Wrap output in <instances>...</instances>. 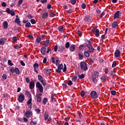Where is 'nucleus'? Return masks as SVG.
Wrapping results in <instances>:
<instances>
[{
	"instance_id": "nucleus-57",
	"label": "nucleus",
	"mask_w": 125,
	"mask_h": 125,
	"mask_svg": "<svg viewBox=\"0 0 125 125\" xmlns=\"http://www.w3.org/2000/svg\"><path fill=\"white\" fill-rule=\"evenodd\" d=\"M12 42H17V37H13Z\"/></svg>"
},
{
	"instance_id": "nucleus-52",
	"label": "nucleus",
	"mask_w": 125,
	"mask_h": 125,
	"mask_svg": "<svg viewBox=\"0 0 125 125\" xmlns=\"http://www.w3.org/2000/svg\"><path fill=\"white\" fill-rule=\"evenodd\" d=\"M96 13H97V14H100L101 13V11L100 10V9L97 8L96 10Z\"/></svg>"
},
{
	"instance_id": "nucleus-1",
	"label": "nucleus",
	"mask_w": 125,
	"mask_h": 125,
	"mask_svg": "<svg viewBox=\"0 0 125 125\" xmlns=\"http://www.w3.org/2000/svg\"><path fill=\"white\" fill-rule=\"evenodd\" d=\"M80 66L81 69L83 70V71H86V70H87V65L85 62H81L80 63Z\"/></svg>"
},
{
	"instance_id": "nucleus-48",
	"label": "nucleus",
	"mask_w": 125,
	"mask_h": 125,
	"mask_svg": "<svg viewBox=\"0 0 125 125\" xmlns=\"http://www.w3.org/2000/svg\"><path fill=\"white\" fill-rule=\"evenodd\" d=\"M111 95L115 96L116 95V93H117V92L115 90H111Z\"/></svg>"
},
{
	"instance_id": "nucleus-51",
	"label": "nucleus",
	"mask_w": 125,
	"mask_h": 125,
	"mask_svg": "<svg viewBox=\"0 0 125 125\" xmlns=\"http://www.w3.org/2000/svg\"><path fill=\"white\" fill-rule=\"evenodd\" d=\"M71 3H72L73 5L76 4V3L77 2L76 0H70Z\"/></svg>"
},
{
	"instance_id": "nucleus-39",
	"label": "nucleus",
	"mask_w": 125,
	"mask_h": 125,
	"mask_svg": "<svg viewBox=\"0 0 125 125\" xmlns=\"http://www.w3.org/2000/svg\"><path fill=\"white\" fill-rule=\"evenodd\" d=\"M26 28H30L31 27V23L30 22H28L25 24Z\"/></svg>"
},
{
	"instance_id": "nucleus-17",
	"label": "nucleus",
	"mask_w": 125,
	"mask_h": 125,
	"mask_svg": "<svg viewBox=\"0 0 125 125\" xmlns=\"http://www.w3.org/2000/svg\"><path fill=\"white\" fill-rule=\"evenodd\" d=\"M48 117H49V114H48V112H45L44 114V118L45 121H47L48 119Z\"/></svg>"
},
{
	"instance_id": "nucleus-4",
	"label": "nucleus",
	"mask_w": 125,
	"mask_h": 125,
	"mask_svg": "<svg viewBox=\"0 0 125 125\" xmlns=\"http://www.w3.org/2000/svg\"><path fill=\"white\" fill-rule=\"evenodd\" d=\"M36 87L39 89V91L40 92H43V87H42V85L41 84V83L39 82H37Z\"/></svg>"
},
{
	"instance_id": "nucleus-20",
	"label": "nucleus",
	"mask_w": 125,
	"mask_h": 125,
	"mask_svg": "<svg viewBox=\"0 0 125 125\" xmlns=\"http://www.w3.org/2000/svg\"><path fill=\"white\" fill-rule=\"evenodd\" d=\"M3 26L4 29H7V28H8V23H7V21H4L3 22Z\"/></svg>"
},
{
	"instance_id": "nucleus-21",
	"label": "nucleus",
	"mask_w": 125,
	"mask_h": 125,
	"mask_svg": "<svg viewBox=\"0 0 125 125\" xmlns=\"http://www.w3.org/2000/svg\"><path fill=\"white\" fill-rule=\"evenodd\" d=\"M48 17V14L47 12L44 13L42 15V18L43 19H46Z\"/></svg>"
},
{
	"instance_id": "nucleus-60",
	"label": "nucleus",
	"mask_w": 125,
	"mask_h": 125,
	"mask_svg": "<svg viewBox=\"0 0 125 125\" xmlns=\"http://www.w3.org/2000/svg\"><path fill=\"white\" fill-rule=\"evenodd\" d=\"M41 2H42V4H44V3H46V2H47V0H41Z\"/></svg>"
},
{
	"instance_id": "nucleus-8",
	"label": "nucleus",
	"mask_w": 125,
	"mask_h": 125,
	"mask_svg": "<svg viewBox=\"0 0 125 125\" xmlns=\"http://www.w3.org/2000/svg\"><path fill=\"white\" fill-rule=\"evenodd\" d=\"M119 18H120V11H118L115 13L113 17V20L119 19Z\"/></svg>"
},
{
	"instance_id": "nucleus-6",
	"label": "nucleus",
	"mask_w": 125,
	"mask_h": 125,
	"mask_svg": "<svg viewBox=\"0 0 125 125\" xmlns=\"http://www.w3.org/2000/svg\"><path fill=\"white\" fill-rule=\"evenodd\" d=\"M39 67H40V65L38 63H35L33 64L34 72H35V73H37V74H39V71H38V70H39Z\"/></svg>"
},
{
	"instance_id": "nucleus-64",
	"label": "nucleus",
	"mask_w": 125,
	"mask_h": 125,
	"mask_svg": "<svg viewBox=\"0 0 125 125\" xmlns=\"http://www.w3.org/2000/svg\"><path fill=\"white\" fill-rule=\"evenodd\" d=\"M12 11V10H10V9H9V8H8L6 9L7 13H8L9 14H10V13Z\"/></svg>"
},
{
	"instance_id": "nucleus-13",
	"label": "nucleus",
	"mask_w": 125,
	"mask_h": 125,
	"mask_svg": "<svg viewBox=\"0 0 125 125\" xmlns=\"http://www.w3.org/2000/svg\"><path fill=\"white\" fill-rule=\"evenodd\" d=\"M31 116H32V112H31L30 111H27L25 112V116L26 117V118H27V119H29V118H30Z\"/></svg>"
},
{
	"instance_id": "nucleus-33",
	"label": "nucleus",
	"mask_w": 125,
	"mask_h": 125,
	"mask_svg": "<svg viewBox=\"0 0 125 125\" xmlns=\"http://www.w3.org/2000/svg\"><path fill=\"white\" fill-rule=\"evenodd\" d=\"M40 82L42 83V85H43L44 86H45V85H46V83L43 79L42 80H41Z\"/></svg>"
},
{
	"instance_id": "nucleus-18",
	"label": "nucleus",
	"mask_w": 125,
	"mask_h": 125,
	"mask_svg": "<svg viewBox=\"0 0 125 125\" xmlns=\"http://www.w3.org/2000/svg\"><path fill=\"white\" fill-rule=\"evenodd\" d=\"M64 49H65V47L63 45H61L59 46L58 51L62 52Z\"/></svg>"
},
{
	"instance_id": "nucleus-54",
	"label": "nucleus",
	"mask_w": 125,
	"mask_h": 125,
	"mask_svg": "<svg viewBox=\"0 0 125 125\" xmlns=\"http://www.w3.org/2000/svg\"><path fill=\"white\" fill-rule=\"evenodd\" d=\"M86 6V5L85 3L82 4L81 5V7L83 9H85V7Z\"/></svg>"
},
{
	"instance_id": "nucleus-49",
	"label": "nucleus",
	"mask_w": 125,
	"mask_h": 125,
	"mask_svg": "<svg viewBox=\"0 0 125 125\" xmlns=\"http://www.w3.org/2000/svg\"><path fill=\"white\" fill-rule=\"evenodd\" d=\"M115 74H116V71L113 70V71H111L110 76H111V77H114V76H115Z\"/></svg>"
},
{
	"instance_id": "nucleus-59",
	"label": "nucleus",
	"mask_w": 125,
	"mask_h": 125,
	"mask_svg": "<svg viewBox=\"0 0 125 125\" xmlns=\"http://www.w3.org/2000/svg\"><path fill=\"white\" fill-rule=\"evenodd\" d=\"M84 94H85L84 91H81V96L82 97H84Z\"/></svg>"
},
{
	"instance_id": "nucleus-35",
	"label": "nucleus",
	"mask_w": 125,
	"mask_h": 125,
	"mask_svg": "<svg viewBox=\"0 0 125 125\" xmlns=\"http://www.w3.org/2000/svg\"><path fill=\"white\" fill-rule=\"evenodd\" d=\"M38 80H39V81H40V82H41V81H42V80H43V79H42V75H38Z\"/></svg>"
},
{
	"instance_id": "nucleus-37",
	"label": "nucleus",
	"mask_w": 125,
	"mask_h": 125,
	"mask_svg": "<svg viewBox=\"0 0 125 125\" xmlns=\"http://www.w3.org/2000/svg\"><path fill=\"white\" fill-rule=\"evenodd\" d=\"M77 80H78V77H77V76H74V77L72 78V82H76Z\"/></svg>"
},
{
	"instance_id": "nucleus-38",
	"label": "nucleus",
	"mask_w": 125,
	"mask_h": 125,
	"mask_svg": "<svg viewBox=\"0 0 125 125\" xmlns=\"http://www.w3.org/2000/svg\"><path fill=\"white\" fill-rule=\"evenodd\" d=\"M41 41H42V38L41 37H38L36 39V42L38 43H40L41 42Z\"/></svg>"
},
{
	"instance_id": "nucleus-10",
	"label": "nucleus",
	"mask_w": 125,
	"mask_h": 125,
	"mask_svg": "<svg viewBox=\"0 0 125 125\" xmlns=\"http://www.w3.org/2000/svg\"><path fill=\"white\" fill-rule=\"evenodd\" d=\"M114 55L117 58L120 57V55H121V52L119 49L116 50L114 53Z\"/></svg>"
},
{
	"instance_id": "nucleus-12",
	"label": "nucleus",
	"mask_w": 125,
	"mask_h": 125,
	"mask_svg": "<svg viewBox=\"0 0 125 125\" xmlns=\"http://www.w3.org/2000/svg\"><path fill=\"white\" fill-rule=\"evenodd\" d=\"M87 47L89 49V52H91L92 53L93 52V51H94V48H93V47L92 46V45H89L87 46Z\"/></svg>"
},
{
	"instance_id": "nucleus-23",
	"label": "nucleus",
	"mask_w": 125,
	"mask_h": 125,
	"mask_svg": "<svg viewBox=\"0 0 125 125\" xmlns=\"http://www.w3.org/2000/svg\"><path fill=\"white\" fill-rule=\"evenodd\" d=\"M25 94L28 97H30V98H32V94H31V93H30L29 91H26L25 92Z\"/></svg>"
},
{
	"instance_id": "nucleus-11",
	"label": "nucleus",
	"mask_w": 125,
	"mask_h": 125,
	"mask_svg": "<svg viewBox=\"0 0 125 125\" xmlns=\"http://www.w3.org/2000/svg\"><path fill=\"white\" fill-rule=\"evenodd\" d=\"M42 95V94H39L38 95H36L37 102H42V97H41Z\"/></svg>"
},
{
	"instance_id": "nucleus-46",
	"label": "nucleus",
	"mask_w": 125,
	"mask_h": 125,
	"mask_svg": "<svg viewBox=\"0 0 125 125\" xmlns=\"http://www.w3.org/2000/svg\"><path fill=\"white\" fill-rule=\"evenodd\" d=\"M116 65H117V62H116L115 61H114L113 62L112 64V68H115V67H116Z\"/></svg>"
},
{
	"instance_id": "nucleus-44",
	"label": "nucleus",
	"mask_w": 125,
	"mask_h": 125,
	"mask_svg": "<svg viewBox=\"0 0 125 125\" xmlns=\"http://www.w3.org/2000/svg\"><path fill=\"white\" fill-rule=\"evenodd\" d=\"M2 78L3 79V80H6V79L7 78V76L6 75V74L4 73L3 74Z\"/></svg>"
},
{
	"instance_id": "nucleus-2",
	"label": "nucleus",
	"mask_w": 125,
	"mask_h": 125,
	"mask_svg": "<svg viewBox=\"0 0 125 125\" xmlns=\"http://www.w3.org/2000/svg\"><path fill=\"white\" fill-rule=\"evenodd\" d=\"M90 95L93 99H97L98 98V94L95 91H92Z\"/></svg>"
},
{
	"instance_id": "nucleus-24",
	"label": "nucleus",
	"mask_w": 125,
	"mask_h": 125,
	"mask_svg": "<svg viewBox=\"0 0 125 125\" xmlns=\"http://www.w3.org/2000/svg\"><path fill=\"white\" fill-rule=\"evenodd\" d=\"M117 27H118V22L117 21H114L113 23H112V28H117Z\"/></svg>"
},
{
	"instance_id": "nucleus-40",
	"label": "nucleus",
	"mask_w": 125,
	"mask_h": 125,
	"mask_svg": "<svg viewBox=\"0 0 125 125\" xmlns=\"http://www.w3.org/2000/svg\"><path fill=\"white\" fill-rule=\"evenodd\" d=\"M65 48H67V49L69 48V47H70V42H67L65 43Z\"/></svg>"
},
{
	"instance_id": "nucleus-45",
	"label": "nucleus",
	"mask_w": 125,
	"mask_h": 125,
	"mask_svg": "<svg viewBox=\"0 0 125 125\" xmlns=\"http://www.w3.org/2000/svg\"><path fill=\"white\" fill-rule=\"evenodd\" d=\"M54 99V97L53 96V94H52L50 98V102H51V103L53 102Z\"/></svg>"
},
{
	"instance_id": "nucleus-7",
	"label": "nucleus",
	"mask_w": 125,
	"mask_h": 125,
	"mask_svg": "<svg viewBox=\"0 0 125 125\" xmlns=\"http://www.w3.org/2000/svg\"><path fill=\"white\" fill-rule=\"evenodd\" d=\"M32 98H30L27 102V104L28 105L29 109H32L33 107V103H32Z\"/></svg>"
},
{
	"instance_id": "nucleus-9",
	"label": "nucleus",
	"mask_w": 125,
	"mask_h": 125,
	"mask_svg": "<svg viewBox=\"0 0 125 125\" xmlns=\"http://www.w3.org/2000/svg\"><path fill=\"white\" fill-rule=\"evenodd\" d=\"M41 53L43 55H45L46 53V47L44 46L42 47L41 50Z\"/></svg>"
},
{
	"instance_id": "nucleus-58",
	"label": "nucleus",
	"mask_w": 125,
	"mask_h": 125,
	"mask_svg": "<svg viewBox=\"0 0 125 125\" xmlns=\"http://www.w3.org/2000/svg\"><path fill=\"white\" fill-rule=\"evenodd\" d=\"M38 123L36 122L31 121L30 125H37Z\"/></svg>"
},
{
	"instance_id": "nucleus-53",
	"label": "nucleus",
	"mask_w": 125,
	"mask_h": 125,
	"mask_svg": "<svg viewBox=\"0 0 125 125\" xmlns=\"http://www.w3.org/2000/svg\"><path fill=\"white\" fill-rule=\"evenodd\" d=\"M89 18H90L89 16L85 17L84 19V20L86 22H87L88 20H89Z\"/></svg>"
},
{
	"instance_id": "nucleus-29",
	"label": "nucleus",
	"mask_w": 125,
	"mask_h": 125,
	"mask_svg": "<svg viewBox=\"0 0 125 125\" xmlns=\"http://www.w3.org/2000/svg\"><path fill=\"white\" fill-rule=\"evenodd\" d=\"M106 76H105V75H104L102 76L101 80L102 82L105 83V80H106Z\"/></svg>"
},
{
	"instance_id": "nucleus-30",
	"label": "nucleus",
	"mask_w": 125,
	"mask_h": 125,
	"mask_svg": "<svg viewBox=\"0 0 125 125\" xmlns=\"http://www.w3.org/2000/svg\"><path fill=\"white\" fill-rule=\"evenodd\" d=\"M47 102V99L46 98H44L42 101V104L43 105H45Z\"/></svg>"
},
{
	"instance_id": "nucleus-5",
	"label": "nucleus",
	"mask_w": 125,
	"mask_h": 125,
	"mask_svg": "<svg viewBox=\"0 0 125 125\" xmlns=\"http://www.w3.org/2000/svg\"><path fill=\"white\" fill-rule=\"evenodd\" d=\"M64 68V65L62 64H59L58 65V69H56V73L60 74L61 73V70H63Z\"/></svg>"
},
{
	"instance_id": "nucleus-22",
	"label": "nucleus",
	"mask_w": 125,
	"mask_h": 125,
	"mask_svg": "<svg viewBox=\"0 0 125 125\" xmlns=\"http://www.w3.org/2000/svg\"><path fill=\"white\" fill-rule=\"evenodd\" d=\"M48 43H49V40H46L44 42V47H47V46H48Z\"/></svg>"
},
{
	"instance_id": "nucleus-56",
	"label": "nucleus",
	"mask_w": 125,
	"mask_h": 125,
	"mask_svg": "<svg viewBox=\"0 0 125 125\" xmlns=\"http://www.w3.org/2000/svg\"><path fill=\"white\" fill-rule=\"evenodd\" d=\"M30 22L31 23V24H36V20H35L34 19H31L30 21Z\"/></svg>"
},
{
	"instance_id": "nucleus-55",
	"label": "nucleus",
	"mask_w": 125,
	"mask_h": 125,
	"mask_svg": "<svg viewBox=\"0 0 125 125\" xmlns=\"http://www.w3.org/2000/svg\"><path fill=\"white\" fill-rule=\"evenodd\" d=\"M3 97L4 98H8V94L6 93H5L3 94Z\"/></svg>"
},
{
	"instance_id": "nucleus-19",
	"label": "nucleus",
	"mask_w": 125,
	"mask_h": 125,
	"mask_svg": "<svg viewBox=\"0 0 125 125\" xmlns=\"http://www.w3.org/2000/svg\"><path fill=\"white\" fill-rule=\"evenodd\" d=\"M5 41H6V39L4 38H1L0 40V44L1 45L2 44H4V42H5Z\"/></svg>"
},
{
	"instance_id": "nucleus-47",
	"label": "nucleus",
	"mask_w": 125,
	"mask_h": 125,
	"mask_svg": "<svg viewBox=\"0 0 125 125\" xmlns=\"http://www.w3.org/2000/svg\"><path fill=\"white\" fill-rule=\"evenodd\" d=\"M55 16V14L53 12H50V17L53 18Z\"/></svg>"
},
{
	"instance_id": "nucleus-61",
	"label": "nucleus",
	"mask_w": 125,
	"mask_h": 125,
	"mask_svg": "<svg viewBox=\"0 0 125 125\" xmlns=\"http://www.w3.org/2000/svg\"><path fill=\"white\" fill-rule=\"evenodd\" d=\"M67 84L68 85H72V84H73V82H72L71 80L68 81Z\"/></svg>"
},
{
	"instance_id": "nucleus-25",
	"label": "nucleus",
	"mask_w": 125,
	"mask_h": 125,
	"mask_svg": "<svg viewBox=\"0 0 125 125\" xmlns=\"http://www.w3.org/2000/svg\"><path fill=\"white\" fill-rule=\"evenodd\" d=\"M95 32L96 37L98 38L99 37V30L98 29H96Z\"/></svg>"
},
{
	"instance_id": "nucleus-3",
	"label": "nucleus",
	"mask_w": 125,
	"mask_h": 125,
	"mask_svg": "<svg viewBox=\"0 0 125 125\" xmlns=\"http://www.w3.org/2000/svg\"><path fill=\"white\" fill-rule=\"evenodd\" d=\"M25 100V95L23 93L20 94L19 96L18 101L20 103H23V101Z\"/></svg>"
},
{
	"instance_id": "nucleus-62",
	"label": "nucleus",
	"mask_w": 125,
	"mask_h": 125,
	"mask_svg": "<svg viewBox=\"0 0 125 125\" xmlns=\"http://www.w3.org/2000/svg\"><path fill=\"white\" fill-rule=\"evenodd\" d=\"M35 111L37 112V114H40V113H41V110H40V108L36 109Z\"/></svg>"
},
{
	"instance_id": "nucleus-16",
	"label": "nucleus",
	"mask_w": 125,
	"mask_h": 125,
	"mask_svg": "<svg viewBox=\"0 0 125 125\" xmlns=\"http://www.w3.org/2000/svg\"><path fill=\"white\" fill-rule=\"evenodd\" d=\"M78 56L80 60H82L83 58V54L81 53V52H78Z\"/></svg>"
},
{
	"instance_id": "nucleus-43",
	"label": "nucleus",
	"mask_w": 125,
	"mask_h": 125,
	"mask_svg": "<svg viewBox=\"0 0 125 125\" xmlns=\"http://www.w3.org/2000/svg\"><path fill=\"white\" fill-rule=\"evenodd\" d=\"M94 61H95V58H91L90 59V62L91 63H92L93 64L94 63Z\"/></svg>"
},
{
	"instance_id": "nucleus-36",
	"label": "nucleus",
	"mask_w": 125,
	"mask_h": 125,
	"mask_svg": "<svg viewBox=\"0 0 125 125\" xmlns=\"http://www.w3.org/2000/svg\"><path fill=\"white\" fill-rule=\"evenodd\" d=\"M63 29H64V27H63V26H60L58 27V30L59 32H62L63 31Z\"/></svg>"
},
{
	"instance_id": "nucleus-63",
	"label": "nucleus",
	"mask_w": 125,
	"mask_h": 125,
	"mask_svg": "<svg viewBox=\"0 0 125 125\" xmlns=\"http://www.w3.org/2000/svg\"><path fill=\"white\" fill-rule=\"evenodd\" d=\"M10 14H11V16H14V15H15V12H14V11L12 10Z\"/></svg>"
},
{
	"instance_id": "nucleus-14",
	"label": "nucleus",
	"mask_w": 125,
	"mask_h": 125,
	"mask_svg": "<svg viewBox=\"0 0 125 125\" xmlns=\"http://www.w3.org/2000/svg\"><path fill=\"white\" fill-rule=\"evenodd\" d=\"M98 76H99V72L95 71L92 74V78H98Z\"/></svg>"
},
{
	"instance_id": "nucleus-26",
	"label": "nucleus",
	"mask_w": 125,
	"mask_h": 125,
	"mask_svg": "<svg viewBox=\"0 0 125 125\" xmlns=\"http://www.w3.org/2000/svg\"><path fill=\"white\" fill-rule=\"evenodd\" d=\"M69 50L73 52L74 50H75V45L72 44L70 46L69 48Z\"/></svg>"
},
{
	"instance_id": "nucleus-50",
	"label": "nucleus",
	"mask_w": 125,
	"mask_h": 125,
	"mask_svg": "<svg viewBox=\"0 0 125 125\" xmlns=\"http://www.w3.org/2000/svg\"><path fill=\"white\" fill-rule=\"evenodd\" d=\"M26 17L28 18V19H32V18H33V16L29 14L26 16Z\"/></svg>"
},
{
	"instance_id": "nucleus-27",
	"label": "nucleus",
	"mask_w": 125,
	"mask_h": 125,
	"mask_svg": "<svg viewBox=\"0 0 125 125\" xmlns=\"http://www.w3.org/2000/svg\"><path fill=\"white\" fill-rule=\"evenodd\" d=\"M44 73L45 74H46L47 75H48L49 74H50V69L47 68L44 69Z\"/></svg>"
},
{
	"instance_id": "nucleus-15",
	"label": "nucleus",
	"mask_w": 125,
	"mask_h": 125,
	"mask_svg": "<svg viewBox=\"0 0 125 125\" xmlns=\"http://www.w3.org/2000/svg\"><path fill=\"white\" fill-rule=\"evenodd\" d=\"M35 87V82L31 81L29 83V88L30 89H33Z\"/></svg>"
},
{
	"instance_id": "nucleus-34",
	"label": "nucleus",
	"mask_w": 125,
	"mask_h": 125,
	"mask_svg": "<svg viewBox=\"0 0 125 125\" xmlns=\"http://www.w3.org/2000/svg\"><path fill=\"white\" fill-rule=\"evenodd\" d=\"M78 78H79V79H80L81 80H82V79H84V75L83 74H82L81 75H78Z\"/></svg>"
},
{
	"instance_id": "nucleus-28",
	"label": "nucleus",
	"mask_w": 125,
	"mask_h": 125,
	"mask_svg": "<svg viewBox=\"0 0 125 125\" xmlns=\"http://www.w3.org/2000/svg\"><path fill=\"white\" fill-rule=\"evenodd\" d=\"M15 72L17 75H19L20 74V71L19 70V69L18 68H15Z\"/></svg>"
},
{
	"instance_id": "nucleus-41",
	"label": "nucleus",
	"mask_w": 125,
	"mask_h": 125,
	"mask_svg": "<svg viewBox=\"0 0 125 125\" xmlns=\"http://www.w3.org/2000/svg\"><path fill=\"white\" fill-rule=\"evenodd\" d=\"M92 82L93 83H97L98 82L97 78H92Z\"/></svg>"
},
{
	"instance_id": "nucleus-31",
	"label": "nucleus",
	"mask_w": 125,
	"mask_h": 125,
	"mask_svg": "<svg viewBox=\"0 0 125 125\" xmlns=\"http://www.w3.org/2000/svg\"><path fill=\"white\" fill-rule=\"evenodd\" d=\"M84 56H85L86 57H89V52H88V51H86L84 52Z\"/></svg>"
},
{
	"instance_id": "nucleus-42",
	"label": "nucleus",
	"mask_w": 125,
	"mask_h": 125,
	"mask_svg": "<svg viewBox=\"0 0 125 125\" xmlns=\"http://www.w3.org/2000/svg\"><path fill=\"white\" fill-rule=\"evenodd\" d=\"M8 65H9V66H13L14 64L13 63H12V62H11V61L9 60L8 61Z\"/></svg>"
},
{
	"instance_id": "nucleus-32",
	"label": "nucleus",
	"mask_w": 125,
	"mask_h": 125,
	"mask_svg": "<svg viewBox=\"0 0 125 125\" xmlns=\"http://www.w3.org/2000/svg\"><path fill=\"white\" fill-rule=\"evenodd\" d=\"M21 45H22V44H20V45H16L14 46V48H15V49H19V48H21Z\"/></svg>"
}]
</instances>
